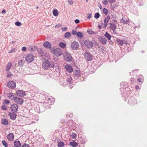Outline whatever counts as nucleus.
Instances as JSON below:
<instances>
[{"mask_svg":"<svg viewBox=\"0 0 147 147\" xmlns=\"http://www.w3.org/2000/svg\"><path fill=\"white\" fill-rule=\"evenodd\" d=\"M53 53L57 57L60 56L62 54L61 50L59 48L54 49L53 51Z\"/></svg>","mask_w":147,"mask_h":147,"instance_id":"1","label":"nucleus"},{"mask_svg":"<svg viewBox=\"0 0 147 147\" xmlns=\"http://www.w3.org/2000/svg\"><path fill=\"white\" fill-rule=\"evenodd\" d=\"M26 60L27 62H31L34 60V57L33 55L29 54L28 55L25 57Z\"/></svg>","mask_w":147,"mask_h":147,"instance_id":"2","label":"nucleus"},{"mask_svg":"<svg viewBox=\"0 0 147 147\" xmlns=\"http://www.w3.org/2000/svg\"><path fill=\"white\" fill-rule=\"evenodd\" d=\"M84 57L87 61H91L92 59V57L90 53L88 52H86L84 54Z\"/></svg>","mask_w":147,"mask_h":147,"instance_id":"3","label":"nucleus"},{"mask_svg":"<svg viewBox=\"0 0 147 147\" xmlns=\"http://www.w3.org/2000/svg\"><path fill=\"white\" fill-rule=\"evenodd\" d=\"M50 67L49 62L48 61H44L42 63V67L44 69H48Z\"/></svg>","mask_w":147,"mask_h":147,"instance_id":"4","label":"nucleus"},{"mask_svg":"<svg viewBox=\"0 0 147 147\" xmlns=\"http://www.w3.org/2000/svg\"><path fill=\"white\" fill-rule=\"evenodd\" d=\"M64 57L66 61H72V58L71 55L68 52H65Z\"/></svg>","mask_w":147,"mask_h":147,"instance_id":"5","label":"nucleus"},{"mask_svg":"<svg viewBox=\"0 0 147 147\" xmlns=\"http://www.w3.org/2000/svg\"><path fill=\"white\" fill-rule=\"evenodd\" d=\"M84 43L85 45L88 48H91L93 46L92 42L88 40H85Z\"/></svg>","mask_w":147,"mask_h":147,"instance_id":"6","label":"nucleus"},{"mask_svg":"<svg viewBox=\"0 0 147 147\" xmlns=\"http://www.w3.org/2000/svg\"><path fill=\"white\" fill-rule=\"evenodd\" d=\"M98 39L100 43L103 45L106 44L107 42V40L105 37L103 36H99Z\"/></svg>","mask_w":147,"mask_h":147,"instance_id":"7","label":"nucleus"},{"mask_svg":"<svg viewBox=\"0 0 147 147\" xmlns=\"http://www.w3.org/2000/svg\"><path fill=\"white\" fill-rule=\"evenodd\" d=\"M14 102L17 104L21 105L23 103L24 101L22 98L16 97L15 99Z\"/></svg>","mask_w":147,"mask_h":147,"instance_id":"8","label":"nucleus"},{"mask_svg":"<svg viewBox=\"0 0 147 147\" xmlns=\"http://www.w3.org/2000/svg\"><path fill=\"white\" fill-rule=\"evenodd\" d=\"M17 95L20 97H23L26 95L24 91L21 90H18L16 91Z\"/></svg>","mask_w":147,"mask_h":147,"instance_id":"9","label":"nucleus"},{"mask_svg":"<svg viewBox=\"0 0 147 147\" xmlns=\"http://www.w3.org/2000/svg\"><path fill=\"white\" fill-rule=\"evenodd\" d=\"M79 44L77 42L74 41L71 43V47L72 49L74 50H76L79 47Z\"/></svg>","mask_w":147,"mask_h":147,"instance_id":"10","label":"nucleus"},{"mask_svg":"<svg viewBox=\"0 0 147 147\" xmlns=\"http://www.w3.org/2000/svg\"><path fill=\"white\" fill-rule=\"evenodd\" d=\"M7 86L9 88H14L16 86V83L13 81H9L8 83Z\"/></svg>","mask_w":147,"mask_h":147,"instance_id":"11","label":"nucleus"},{"mask_svg":"<svg viewBox=\"0 0 147 147\" xmlns=\"http://www.w3.org/2000/svg\"><path fill=\"white\" fill-rule=\"evenodd\" d=\"M65 68L66 70L69 73L72 72L73 71V69L71 66L70 65H67L65 66Z\"/></svg>","mask_w":147,"mask_h":147,"instance_id":"12","label":"nucleus"},{"mask_svg":"<svg viewBox=\"0 0 147 147\" xmlns=\"http://www.w3.org/2000/svg\"><path fill=\"white\" fill-rule=\"evenodd\" d=\"M120 22L123 24H127L129 22L128 18L127 17H123L121 20Z\"/></svg>","mask_w":147,"mask_h":147,"instance_id":"13","label":"nucleus"},{"mask_svg":"<svg viewBox=\"0 0 147 147\" xmlns=\"http://www.w3.org/2000/svg\"><path fill=\"white\" fill-rule=\"evenodd\" d=\"M10 108L11 111L17 112L18 111V106L17 104H13L11 105Z\"/></svg>","mask_w":147,"mask_h":147,"instance_id":"14","label":"nucleus"},{"mask_svg":"<svg viewBox=\"0 0 147 147\" xmlns=\"http://www.w3.org/2000/svg\"><path fill=\"white\" fill-rule=\"evenodd\" d=\"M110 17L109 16H107L106 18L104 21V27L106 28L108 25V23L109 22Z\"/></svg>","mask_w":147,"mask_h":147,"instance_id":"15","label":"nucleus"},{"mask_svg":"<svg viewBox=\"0 0 147 147\" xmlns=\"http://www.w3.org/2000/svg\"><path fill=\"white\" fill-rule=\"evenodd\" d=\"M9 115L10 116V118L13 120H14L16 119L17 116L16 114L14 112L10 113L9 114Z\"/></svg>","mask_w":147,"mask_h":147,"instance_id":"16","label":"nucleus"},{"mask_svg":"<svg viewBox=\"0 0 147 147\" xmlns=\"http://www.w3.org/2000/svg\"><path fill=\"white\" fill-rule=\"evenodd\" d=\"M44 47L47 49H50L51 47V45L50 43L46 41L43 44Z\"/></svg>","mask_w":147,"mask_h":147,"instance_id":"17","label":"nucleus"},{"mask_svg":"<svg viewBox=\"0 0 147 147\" xmlns=\"http://www.w3.org/2000/svg\"><path fill=\"white\" fill-rule=\"evenodd\" d=\"M7 137L8 140L10 141L13 140L14 138V135L13 133H10L7 136Z\"/></svg>","mask_w":147,"mask_h":147,"instance_id":"18","label":"nucleus"},{"mask_svg":"<svg viewBox=\"0 0 147 147\" xmlns=\"http://www.w3.org/2000/svg\"><path fill=\"white\" fill-rule=\"evenodd\" d=\"M28 49L30 51H34L37 50V47L35 45L30 46L28 47Z\"/></svg>","mask_w":147,"mask_h":147,"instance_id":"19","label":"nucleus"},{"mask_svg":"<svg viewBox=\"0 0 147 147\" xmlns=\"http://www.w3.org/2000/svg\"><path fill=\"white\" fill-rule=\"evenodd\" d=\"M117 28L116 26L113 23H110L109 28L112 30L113 31H114Z\"/></svg>","mask_w":147,"mask_h":147,"instance_id":"20","label":"nucleus"},{"mask_svg":"<svg viewBox=\"0 0 147 147\" xmlns=\"http://www.w3.org/2000/svg\"><path fill=\"white\" fill-rule=\"evenodd\" d=\"M74 73L77 77L80 76L81 74V72L79 70H74Z\"/></svg>","mask_w":147,"mask_h":147,"instance_id":"21","label":"nucleus"},{"mask_svg":"<svg viewBox=\"0 0 147 147\" xmlns=\"http://www.w3.org/2000/svg\"><path fill=\"white\" fill-rule=\"evenodd\" d=\"M1 123L5 125H7L8 124L7 120L6 119H2L1 120Z\"/></svg>","mask_w":147,"mask_h":147,"instance_id":"22","label":"nucleus"},{"mask_svg":"<svg viewBox=\"0 0 147 147\" xmlns=\"http://www.w3.org/2000/svg\"><path fill=\"white\" fill-rule=\"evenodd\" d=\"M14 144L16 147H20L21 145V144L19 141L14 142Z\"/></svg>","mask_w":147,"mask_h":147,"instance_id":"23","label":"nucleus"},{"mask_svg":"<svg viewBox=\"0 0 147 147\" xmlns=\"http://www.w3.org/2000/svg\"><path fill=\"white\" fill-rule=\"evenodd\" d=\"M11 67V62L9 63L6 67L5 70L7 71H9Z\"/></svg>","mask_w":147,"mask_h":147,"instance_id":"24","label":"nucleus"},{"mask_svg":"<svg viewBox=\"0 0 147 147\" xmlns=\"http://www.w3.org/2000/svg\"><path fill=\"white\" fill-rule=\"evenodd\" d=\"M72 78L71 76H67V81L68 82L69 84L70 85L72 84V82H71Z\"/></svg>","mask_w":147,"mask_h":147,"instance_id":"25","label":"nucleus"},{"mask_svg":"<svg viewBox=\"0 0 147 147\" xmlns=\"http://www.w3.org/2000/svg\"><path fill=\"white\" fill-rule=\"evenodd\" d=\"M70 145L72 146L73 147H75L78 145V144L75 141L71 142L69 143Z\"/></svg>","mask_w":147,"mask_h":147,"instance_id":"26","label":"nucleus"},{"mask_svg":"<svg viewBox=\"0 0 147 147\" xmlns=\"http://www.w3.org/2000/svg\"><path fill=\"white\" fill-rule=\"evenodd\" d=\"M116 41L117 42L119 45L121 46H122L124 43L123 41L120 39H117Z\"/></svg>","mask_w":147,"mask_h":147,"instance_id":"27","label":"nucleus"},{"mask_svg":"<svg viewBox=\"0 0 147 147\" xmlns=\"http://www.w3.org/2000/svg\"><path fill=\"white\" fill-rule=\"evenodd\" d=\"M9 98L13 100H15V99L16 98V96H15L13 94V93H11L10 94L9 96Z\"/></svg>","mask_w":147,"mask_h":147,"instance_id":"28","label":"nucleus"},{"mask_svg":"<svg viewBox=\"0 0 147 147\" xmlns=\"http://www.w3.org/2000/svg\"><path fill=\"white\" fill-rule=\"evenodd\" d=\"M105 36L108 40H110L111 38V35L107 32H106L105 34Z\"/></svg>","mask_w":147,"mask_h":147,"instance_id":"29","label":"nucleus"},{"mask_svg":"<svg viewBox=\"0 0 147 147\" xmlns=\"http://www.w3.org/2000/svg\"><path fill=\"white\" fill-rule=\"evenodd\" d=\"M71 33L69 32H66L65 34V37L66 38H69L71 36Z\"/></svg>","mask_w":147,"mask_h":147,"instance_id":"30","label":"nucleus"},{"mask_svg":"<svg viewBox=\"0 0 147 147\" xmlns=\"http://www.w3.org/2000/svg\"><path fill=\"white\" fill-rule=\"evenodd\" d=\"M64 144L62 142H60L58 143L57 146L58 147H62L64 146Z\"/></svg>","mask_w":147,"mask_h":147,"instance_id":"31","label":"nucleus"},{"mask_svg":"<svg viewBox=\"0 0 147 147\" xmlns=\"http://www.w3.org/2000/svg\"><path fill=\"white\" fill-rule=\"evenodd\" d=\"M59 46L60 47L64 48L65 47L66 45L63 42H60L59 44Z\"/></svg>","mask_w":147,"mask_h":147,"instance_id":"32","label":"nucleus"},{"mask_svg":"<svg viewBox=\"0 0 147 147\" xmlns=\"http://www.w3.org/2000/svg\"><path fill=\"white\" fill-rule=\"evenodd\" d=\"M76 35L79 38H81L82 37L83 35L80 32H78L77 34Z\"/></svg>","mask_w":147,"mask_h":147,"instance_id":"33","label":"nucleus"},{"mask_svg":"<svg viewBox=\"0 0 147 147\" xmlns=\"http://www.w3.org/2000/svg\"><path fill=\"white\" fill-rule=\"evenodd\" d=\"M53 15L55 16H57L58 15V11L56 10H54L53 11Z\"/></svg>","mask_w":147,"mask_h":147,"instance_id":"34","label":"nucleus"},{"mask_svg":"<svg viewBox=\"0 0 147 147\" xmlns=\"http://www.w3.org/2000/svg\"><path fill=\"white\" fill-rule=\"evenodd\" d=\"M87 32L89 34H95V32L93 31L92 30L90 29H88L87 30Z\"/></svg>","mask_w":147,"mask_h":147,"instance_id":"35","label":"nucleus"},{"mask_svg":"<svg viewBox=\"0 0 147 147\" xmlns=\"http://www.w3.org/2000/svg\"><path fill=\"white\" fill-rule=\"evenodd\" d=\"M71 136L74 139H76L77 136L76 134L74 133H72Z\"/></svg>","mask_w":147,"mask_h":147,"instance_id":"36","label":"nucleus"},{"mask_svg":"<svg viewBox=\"0 0 147 147\" xmlns=\"http://www.w3.org/2000/svg\"><path fill=\"white\" fill-rule=\"evenodd\" d=\"M2 142L3 144L4 145V146L5 147H7V146H8L7 144V142L4 140H2Z\"/></svg>","mask_w":147,"mask_h":147,"instance_id":"37","label":"nucleus"},{"mask_svg":"<svg viewBox=\"0 0 147 147\" xmlns=\"http://www.w3.org/2000/svg\"><path fill=\"white\" fill-rule=\"evenodd\" d=\"M100 16L99 13H96L94 16V18L96 19H98L99 18Z\"/></svg>","mask_w":147,"mask_h":147,"instance_id":"38","label":"nucleus"},{"mask_svg":"<svg viewBox=\"0 0 147 147\" xmlns=\"http://www.w3.org/2000/svg\"><path fill=\"white\" fill-rule=\"evenodd\" d=\"M103 12L105 15H107L108 13V11L105 8L103 9Z\"/></svg>","mask_w":147,"mask_h":147,"instance_id":"39","label":"nucleus"},{"mask_svg":"<svg viewBox=\"0 0 147 147\" xmlns=\"http://www.w3.org/2000/svg\"><path fill=\"white\" fill-rule=\"evenodd\" d=\"M15 24L18 26H20L22 25L21 23L18 21L16 22Z\"/></svg>","mask_w":147,"mask_h":147,"instance_id":"40","label":"nucleus"},{"mask_svg":"<svg viewBox=\"0 0 147 147\" xmlns=\"http://www.w3.org/2000/svg\"><path fill=\"white\" fill-rule=\"evenodd\" d=\"M108 1L110 4H111L114 3L116 1V0H108Z\"/></svg>","mask_w":147,"mask_h":147,"instance_id":"41","label":"nucleus"},{"mask_svg":"<svg viewBox=\"0 0 147 147\" xmlns=\"http://www.w3.org/2000/svg\"><path fill=\"white\" fill-rule=\"evenodd\" d=\"M107 0H104L102 1V3L105 5H107L108 4Z\"/></svg>","mask_w":147,"mask_h":147,"instance_id":"42","label":"nucleus"},{"mask_svg":"<svg viewBox=\"0 0 147 147\" xmlns=\"http://www.w3.org/2000/svg\"><path fill=\"white\" fill-rule=\"evenodd\" d=\"M67 28L66 26L64 27H63L61 28V29L63 31H66L67 30Z\"/></svg>","mask_w":147,"mask_h":147,"instance_id":"43","label":"nucleus"},{"mask_svg":"<svg viewBox=\"0 0 147 147\" xmlns=\"http://www.w3.org/2000/svg\"><path fill=\"white\" fill-rule=\"evenodd\" d=\"M22 61L21 60L19 61L18 62V64L20 66L22 65Z\"/></svg>","mask_w":147,"mask_h":147,"instance_id":"44","label":"nucleus"},{"mask_svg":"<svg viewBox=\"0 0 147 147\" xmlns=\"http://www.w3.org/2000/svg\"><path fill=\"white\" fill-rule=\"evenodd\" d=\"M22 147H29V146L28 144L24 143L22 145Z\"/></svg>","mask_w":147,"mask_h":147,"instance_id":"45","label":"nucleus"},{"mask_svg":"<svg viewBox=\"0 0 147 147\" xmlns=\"http://www.w3.org/2000/svg\"><path fill=\"white\" fill-rule=\"evenodd\" d=\"M71 34L73 35H75L77 34V32L75 30H73L71 32Z\"/></svg>","mask_w":147,"mask_h":147,"instance_id":"46","label":"nucleus"},{"mask_svg":"<svg viewBox=\"0 0 147 147\" xmlns=\"http://www.w3.org/2000/svg\"><path fill=\"white\" fill-rule=\"evenodd\" d=\"M4 102L5 104H8L10 102L9 100L6 99L4 101Z\"/></svg>","mask_w":147,"mask_h":147,"instance_id":"47","label":"nucleus"},{"mask_svg":"<svg viewBox=\"0 0 147 147\" xmlns=\"http://www.w3.org/2000/svg\"><path fill=\"white\" fill-rule=\"evenodd\" d=\"M12 76H13V75L12 74L10 73H9L8 74H7V78H10Z\"/></svg>","mask_w":147,"mask_h":147,"instance_id":"48","label":"nucleus"},{"mask_svg":"<svg viewBox=\"0 0 147 147\" xmlns=\"http://www.w3.org/2000/svg\"><path fill=\"white\" fill-rule=\"evenodd\" d=\"M1 109L4 110H5L7 109V108L5 106H2L1 107Z\"/></svg>","mask_w":147,"mask_h":147,"instance_id":"49","label":"nucleus"},{"mask_svg":"<svg viewBox=\"0 0 147 147\" xmlns=\"http://www.w3.org/2000/svg\"><path fill=\"white\" fill-rule=\"evenodd\" d=\"M80 20L78 19H76L74 20V22L76 24H78L80 22Z\"/></svg>","mask_w":147,"mask_h":147,"instance_id":"50","label":"nucleus"},{"mask_svg":"<svg viewBox=\"0 0 147 147\" xmlns=\"http://www.w3.org/2000/svg\"><path fill=\"white\" fill-rule=\"evenodd\" d=\"M91 14L89 13L88 14V17L87 18L88 19H90L91 17Z\"/></svg>","mask_w":147,"mask_h":147,"instance_id":"51","label":"nucleus"},{"mask_svg":"<svg viewBox=\"0 0 147 147\" xmlns=\"http://www.w3.org/2000/svg\"><path fill=\"white\" fill-rule=\"evenodd\" d=\"M68 2L70 4H72L73 3V2L72 0H68Z\"/></svg>","mask_w":147,"mask_h":147,"instance_id":"52","label":"nucleus"},{"mask_svg":"<svg viewBox=\"0 0 147 147\" xmlns=\"http://www.w3.org/2000/svg\"><path fill=\"white\" fill-rule=\"evenodd\" d=\"M22 51H25L26 50V48L25 47H23L22 48Z\"/></svg>","mask_w":147,"mask_h":147,"instance_id":"53","label":"nucleus"},{"mask_svg":"<svg viewBox=\"0 0 147 147\" xmlns=\"http://www.w3.org/2000/svg\"><path fill=\"white\" fill-rule=\"evenodd\" d=\"M61 25L60 24H58L56 25L55 26V28H57V27H59L60 26V25Z\"/></svg>","mask_w":147,"mask_h":147,"instance_id":"54","label":"nucleus"},{"mask_svg":"<svg viewBox=\"0 0 147 147\" xmlns=\"http://www.w3.org/2000/svg\"><path fill=\"white\" fill-rule=\"evenodd\" d=\"M14 51V49H13L12 50H10L9 51V53H11L13 52Z\"/></svg>","mask_w":147,"mask_h":147,"instance_id":"55","label":"nucleus"},{"mask_svg":"<svg viewBox=\"0 0 147 147\" xmlns=\"http://www.w3.org/2000/svg\"><path fill=\"white\" fill-rule=\"evenodd\" d=\"M138 82H142V81H141V78H138Z\"/></svg>","mask_w":147,"mask_h":147,"instance_id":"56","label":"nucleus"},{"mask_svg":"<svg viewBox=\"0 0 147 147\" xmlns=\"http://www.w3.org/2000/svg\"><path fill=\"white\" fill-rule=\"evenodd\" d=\"M136 90H138L139 89V87L138 86H137L136 87Z\"/></svg>","mask_w":147,"mask_h":147,"instance_id":"57","label":"nucleus"},{"mask_svg":"<svg viewBox=\"0 0 147 147\" xmlns=\"http://www.w3.org/2000/svg\"><path fill=\"white\" fill-rule=\"evenodd\" d=\"M50 67H54V65L53 64H50Z\"/></svg>","mask_w":147,"mask_h":147,"instance_id":"58","label":"nucleus"},{"mask_svg":"<svg viewBox=\"0 0 147 147\" xmlns=\"http://www.w3.org/2000/svg\"><path fill=\"white\" fill-rule=\"evenodd\" d=\"M5 12V10H3L2 11V13H3Z\"/></svg>","mask_w":147,"mask_h":147,"instance_id":"59","label":"nucleus"},{"mask_svg":"<svg viewBox=\"0 0 147 147\" xmlns=\"http://www.w3.org/2000/svg\"><path fill=\"white\" fill-rule=\"evenodd\" d=\"M98 28L99 29H101V26H100V25H98Z\"/></svg>","mask_w":147,"mask_h":147,"instance_id":"60","label":"nucleus"},{"mask_svg":"<svg viewBox=\"0 0 147 147\" xmlns=\"http://www.w3.org/2000/svg\"><path fill=\"white\" fill-rule=\"evenodd\" d=\"M15 42H16V41H13L11 42L12 44H13Z\"/></svg>","mask_w":147,"mask_h":147,"instance_id":"61","label":"nucleus"},{"mask_svg":"<svg viewBox=\"0 0 147 147\" xmlns=\"http://www.w3.org/2000/svg\"><path fill=\"white\" fill-rule=\"evenodd\" d=\"M99 8H100V9H101V7H102V6H101V5H100V6H99Z\"/></svg>","mask_w":147,"mask_h":147,"instance_id":"62","label":"nucleus"},{"mask_svg":"<svg viewBox=\"0 0 147 147\" xmlns=\"http://www.w3.org/2000/svg\"><path fill=\"white\" fill-rule=\"evenodd\" d=\"M36 8L37 9H38V6H37L36 7Z\"/></svg>","mask_w":147,"mask_h":147,"instance_id":"63","label":"nucleus"},{"mask_svg":"<svg viewBox=\"0 0 147 147\" xmlns=\"http://www.w3.org/2000/svg\"><path fill=\"white\" fill-rule=\"evenodd\" d=\"M86 1H88V0H86Z\"/></svg>","mask_w":147,"mask_h":147,"instance_id":"64","label":"nucleus"}]
</instances>
